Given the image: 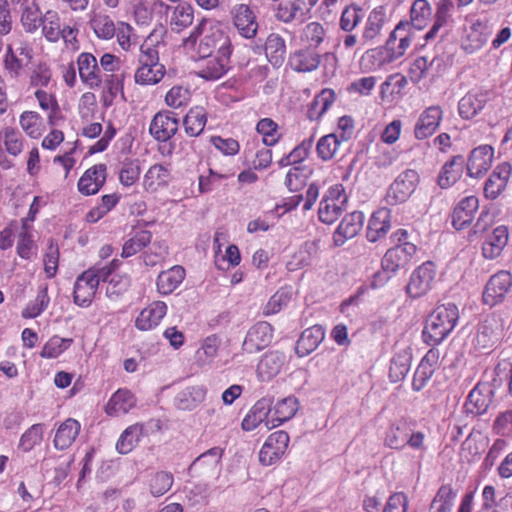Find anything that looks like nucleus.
Returning a JSON list of instances; mask_svg holds the SVG:
<instances>
[{
	"mask_svg": "<svg viewBox=\"0 0 512 512\" xmlns=\"http://www.w3.org/2000/svg\"><path fill=\"white\" fill-rule=\"evenodd\" d=\"M185 51L195 59H206L216 51L232 49L229 35L222 25L212 18L203 17L183 39Z\"/></svg>",
	"mask_w": 512,
	"mask_h": 512,
	"instance_id": "1",
	"label": "nucleus"
},
{
	"mask_svg": "<svg viewBox=\"0 0 512 512\" xmlns=\"http://www.w3.org/2000/svg\"><path fill=\"white\" fill-rule=\"evenodd\" d=\"M121 264L119 259H113L104 266L96 265L79 275L74 284L75 304L81 307L89 306L96 295L100 281H107Z\"/></svg>",
	"mask_w": 512,
	"mask_h": 512,
	"instance_id": "2",
	"label": "nucleus"
},
{
	"mask_svg": "<svg viewBox=\"0 0 512 512\" xmlns=\"http://www.w3.org/2000/svg\"><path fill=\"white\" fill-rule=\"evenodd\" d=\"M459 310L455 304H443L434 309L426 320L423 330L424 342L430 346L440 344L455 328Z\"/></svg>",
	"mask_w": 512,
	"mask_h": 512,
	"instance_id": "3",
	"label": "nucleus"
},
{
	"mask_svg": "<svg viewBox=\"0 0 512 512\" xmlns=\"http://www.w3.org/2000/svg\"><path fill=\"white\" fill-rule=\"evenodd\" d=\"M425 438L422 431H414L408 422L400 420L388 427L383 443L390 449L401 450L409 446L413 450L425 452Z\"/></svg>",
	"mask_w": 512,
	"mask_h": 512,
	"instance_id": "4",
	"label": "nucleus"
},
{
	"mask_svg": "<svg viewBox=\"0 0 512 512\" xmlns=\"http://www.w3.org/2000/svg\"><path fill=\"white\" fill-rule=\"evenodd\" d=\"M493 32V23L487 16L471 17L463 28L461 48L467 54L479 51Z\"/></svg>",
	"mask_w": 512,
	"mask_h": 512,
	"instance_id": "5",
	"label": "nucleus"
},
{
	"mask_svg": "<svg viewBox=\"0 0 512 512\" xmlns=\"http://www.w3.org/2000/svg\"><path fill=\"white\" fill-rule=\"evenodd\" d=\"M419 183V175L413 169L400 173L390 184L386 193V202L389 205H398L409 199Z\"/></svg>",
	"mask_w": 512,
	"mask_h": 512,
	"instance_id": "6",
	"label": "nucleus"
},
{
	"mask_svg": "<svg viewBox=\"0 0 512 512\" xmlns=\"http://www.w3.org/2000/svg\"><path fill=\"white\" fill-rule=\"evenodd\" d=\"M436 274L433 262L427 261L420 265L410 276L406 287L407 294L412 298H419L427 294L433 287Z\"/></svg>",
	"mask_w": 512,
	"mask_h": 512,
	"instance_id": "7",
	"label": "nucleus"
},
{
	"mask_svg": "<svg viewBox=\"0 0 512 512\" xmlns=\"http://www.w3.org/2000/svg\"><path fill=\"white\" fill-rule=\"evenodd\" d=\"M512 288V274L501 270L492 275L483 291V302L489 306L501 303Z\"/></svg>",
	"mask_w": 512,
	"mask_h": 512,
	"instance_id": "8",
	"label": "nucleus"
},
{
	"mask_svg": "<svg viewBox=\"0 0 512 512\" xmlns=\"http://www.w3.org/2000/svg\"><path fill=\"white\" fill-rule=\"evenodd\" d=\"M77 69L81 82L89 89H98L103 83L102 71L97 58L89 52L78 55Z\"/></svg>",
	"mask_w": 512,
	"mask_h": 512,
	"instance_id": "9",
	"label": "nucleus"
},
{
	"mask_svg": "<svg viewBox=\"0 0 512 512\" xmlns=\"http://www.w3.org/2000/svg\"><path fill=\"white\" fill-rule=\"evenodd\" d=\"M288 444L287 432L280 430L270 434L259 452V461L265 466L273 465L284 455Z\"/></svg>",
	"mask_w": 512,
	"mask_h": 512,
	"instance_id": "10",
	"label": "nucleus"
},
{
	"mask_svg": "<svg viewBox=\"0 0 512 512\" xmlns=\"http://www.w3.org/2000/svg\"><path fill=\"white\" fill-rule=\"evenodd\" d=\"M417 252V247L413 243H403L387 250L382 259V268L390 273H396L398 270L408 266Z\"/></svg>",
	"mask_w": 512,
	"mask_h": 512,
	"instance_id": "11",
	"label": "nucleus"
},
{
	"mask_svg": "<svg viewBox=\"0 0 512 512\" xmlns=\"http://www.w3.org/2000/svg\"><path fill=\"white\" fill-rule=\"evenodd\" d=\"M364 214L360 211H354L347 214L332 235V246L340 247L349 239L354 238L362 230L364 224Z\"/></svg>",
	"mask_w": 512,
	"mask_h": 512,
	"instance_id": "12",
	"label": "nucleus"
},
{
	"mask_svg": "<svg viewBox=\"0 0 512 512\" xmlns=\"http://www.w3.org/2000/svg\"><path fill=\"white\" fill-rule=\"evenodd\" d=\"M273 327L266 321L253 325L247 332L243 342V350L247 353H257L266 348L272 341Z\"/></svg>",
	"mask_w": 512,
	"mask_h": 512,
	"instance_id": "13",
	"label": "nucleus"
},
{
	"mask_svg": "<svg viewBox=\"0 0 512 512\" xmlns=\"http://www.w3.org/2000/svg\"><path fill=\"white\" fill-rule=\"evenodd\" d=\"M179 120L170 111H159L151 120L149 132L157 140L165 142L178 131Z\"/></svg>",
	"mask_w": 512,
	"mask_h": 512,
	"instance_id": "14",
	"label": "nucleus"
},
{
	"mask_svg": "<svg viewBox=\"0 0 512 512\" xmlns=\"http://www.w3.org/2000/svg\"><path fill=\"white\" fill-rule=\"evenodd\" d=\"M106 178V164H95L88 168L78 180V191L85 196L95 195L105 184Z\"/></svg>",
	"mask_w": 512,
	"mask_h": 512,
	"instance_id": "15",
	"label": "nucleus"
},
{
	"mask_svg": "<svg viewBox=\"0 0 512 512\" xmlns=\"http://www.w3.org/2000/svg\"><path fill=\"white\" fill-rule=\"evenodd\" d=\"M443 119V110L438 105L427 107L419 116L414 126V136L418 140L432 136Z\"/></svg>",
	"mask_w": 512,
	"mask_h": 512,
	"instance_id": "16",
	"label": "nucleus"
},
{
	"mask_svg": "<svg viewBox=\"0 0 512 512\" xmlns=\"http://www.w3.org/2000/svg\"><path fill=\"white\" fill-rule=\"evenodd\" d=\"M414 39L413 29L409 22H399L394 30L390 33L386 41V47L395 59L402 57L410 47Z\"/></svg>",
	"mask_w": 512,
	"mask_h": 512,
	"instance_id": "17",
	"label": "nucleus"
},
{
	"mask_svg": "<svg viewBox=\"0 0 512 512\" xmlns=\"http://www.w3.org/2000/svg\"><path fill=\"white\" fill-rule=\"evenodd\" d=\"M232 49L217 51L215 55L207 57L208 60L198 71V76L205 80H218L230 69Z\"/></svg>",
	"mask_w": 512,
	"mask_h": 512,
	"instance_id": "18",
	"label": "nucleus"
},
{
	"mask_svg": "<svg viewBox=\"0 0 512 512\" xmlns=\"http://www.w3.org/2000/svg\"><path fill=\"white\" fill-rule=\"evenodd\" d=\"M165 11L169 27L173 32L184 31L194 21V8L186 2H180L174 6L166 5Z\"/></svg>",
	"mask_w": 512,
	"mask_h": 512,
	"instance_id": "19",
	"label": "nucleus"
},
{
	"mask_svg": "<svg viewBox=\"0 0 512 512\" xmlns=\"http://www.w3.org/2000/svg\"><path fill=\"white\" fill-rule=\"evenodd\" d=\"M453 7L451 0H440L438 2L432 27L424 36L426 42L441 39L446 35Z\"/></svg>",
	"mask_w": 512,
	"mask_h": 512,
	"instance_id": "20",
	"label": "nucleus"
},
{
	"mask_svg": "<svg viewBox=\"0 0 512 512\" xmlns=\"http://www.w3.org/2000/svg\"><path fill=\"white\" fill-rule=\"evenodd\" d=\"M494 149L490 145H481L470 153L467 172L470 177H479L486 173L493 162Z\"/></svg>",
	"mask_w": 512,
	"mask_h": 512,
	"instance_id": "21",
	"label": "nucleus"
},
{
	"mask_svg": "<svg viewBox=\"0 0 512 512\" xmlns=\"http://www.w3.org/2000/svg\"><path fill=\"white\" fill-rule=\"evenodd\" d=\"M137 403L135 395L126 388L115 391L105 406V412L111 417H120L128 414Z\"/></svg>",
	"mask_w": 512,
	"mask_h": 512,
	"instance_id": "22",
	"label": "nucleus"
},
{
	"mask_svg": "<svg viewBox=\"0 0 512 512\" xmlns=\"http://www.w3.org/2000/svg\"><path fill=\"white\" fill-rule=\"evenodd\" d=\"M167 305L163 301H154L144 308L135 320V327L141 331L156 328L167 314Z\"/></svg>",
	"mask_w": 512,
	"mask_h": 512,
	"instance_id": "23",
	"label": "nucleus"
},
{
	"mask_svg": "<svg viewBox=\"0 0 512 512\" xmlns=\"http://www.w3.org/2000/svg\"><path fill=\"white\" fill-rule=\"evenodd\" d=\"M286 362V356L280 351H269L260 359L256 374L260 381L267 382L279 374Z\"/></svg>",
	"mask_w": 512,
	"mask_h": 512,
	"instance_id": "24",
	"label": "nucleus"
},
{
	"mask_svg": "<svg viewBox=\"0 0 512 512\" xmlns=\"http://www.w3.org/2000/svg\"><path fill=\"white\" fill-rule=\"evenodd\" d=\"M493 391L486 383H478L469 393L465 403L466 411L473 415L484 414L491 401Z\"/></svg>",
	"mask_w": 512,
	"mask_h": 512,
	"instance_id": "25",
	"label": "nucleus"
},
{
	"mask_svg": "<svg viewBox=\"0 0 512 512\" xmlns=\"http://www.w3.org/2000/svg\"><path fill=\"white\" fill-rule=\"evenodd\" d=\"M272 403L270 397H263L258 400L242 420V429L252 431L262 423L266 425L267 420H271Z\"/></svg>",
	"mask_w": 512,
	"mask_h": 512,
	"instance_id": "26",
	"label": "nucleus"
},
{
	"mask_svg": "<svg viewBox=\"0 0 512 512\" xmlns=\"http://www.w3.org/2000/svg\"><path fill=\"white\" fill-rule=\"evenodd\" d=\"M490 100L487 91L469 92L458 103V112L463 119H472L477 116Z\"/></svg>",
	"mask_w": 512,
	"mask_h": 512,
	"instance_id": "27",
	"label": "nucleus"
},
{
	"mask_svg": "<svg viewBox=\"0 0 512 512\" xmlns=\"http://www.w3.org/2000/svg\"><path fill=\"white\" fill-rule=\"evenodd\" d=\"M512 167L509 163L499 164L491 173L484 186L485 196L496 199L506 188L511 175Z\"/></svg>",
	"mask_w": 512,
	"mask_h": 512,
	"instance_id": "28",
	"label": "nucleus"
},
{
	"mask_svg": "<svg viewBox=\"0 0 512 512\" xmlns=\"http://www.w3.org/2000/svg\"><path fill=\"white\" fill-rule=\"evenodd\" d=\"M479 208V200L476 196H467L462 199L454 208L452 214V225L455 229L461 230L469 225Z\"/></svg>",
	"mask_w": 512,
	"mask_h": 512,
	"instance_id": "29",
	"label": "nucleus"
},
{
	"mask_svg": "<svg viewBox=\"0 0 512 512\" xmlns=\"http://www.w3.org/2000/svg\"><path fill=\"white\" fill-rule=\"evenodd\" d=\"M391 228V214L386 208L375 211L368 222L366 237L369 242H377L384 238Z\"/></svg>",
	"mask_w": 512,
	"mask_h": 512,
	"instance_id": "30",
	"label": "nucleus"
},
{
	"mask_svg": "<svg viewBox=\"0 0 512 512\" xmlns=\"http://www.w3.org/2000/svg\"><path fill=\"white\" fill-rule=\"evenodd\" d=\"M299 402L294 396L285 397L274 406L271 420H267L266 428L272 429L282 425L284 422L290 420L298 411Z\"/></svg>",
	"mask_w": 512,
	"mask_h": 512,
	"instance_id": "31",
	"label": "nucleus"
},
{
	"mask_svg": "<svg viewBox=\"0 0 512 512\" xmlns=\"http://www.w3.org/2000/svg\"><path fill=\"white\" fill-rule=\"evenodd\" d=\"M89 26L100 40H111L117 33V24L104 11H92L89 15Z\"/></svg>",
	"mask_w": 512,
	"mask_h": 512,
	"instance_id": "32",
	"label": "nucleus"
},
{
	"mask_svg": "<svg viewBox=\"0 0 512 512\" xmlns=\"http://www.w3.org/2000/svg\"><path fill=\"white\" fill-rule=\"evenodd\" d=\"M234 25L245 38L256 35L258 24L253 11L245 4L238 5L233 11Z\"/></svg>",
	"mask_w": 512,
	"mask_h": 512,
	"instance_id": "33",
	"label": "nucleus"
},
{
	"mask_svg": "<svg viewBox=\"0 0 512 512\" xmlns=\"http://www.w3.org/2000/svg\"><path fill=\"white\" fill-rule=\"evenodd\" d=\"M185 269L175 265L166 271H162L157 277V290L162 295H169L175 291L185 279Z\"/></svg>",
	"mask_w": 512,
	"mask_h": 512,
	"instance_id": "34",
	"label": "nucleus"
},
{
	"mask_svg": "<svg viewBox=\"0 0 512 512\" xmlns=\"http://www.w3.org/2000/svg\"><path fill=\"white\" fill-rule=\"evenodd\" d=\"M80 429L81 425L77 420L73 418L66 419L56 430L53 440L54 447L58 450L69 448L79 435Z\"/></svg>",
	"mask_w": 512,
	"mask_h": 512,
	"instance_id": "35",
	"label": "nucleus"
},
{
	"mask_svg": "<svg viewBox=\"0 0 512 512\" xmlns=\"http://www.w3.org/2000/svg\"><path fill=\"white\" fill-rule=\"evenodd\" d=\"M207 390L202 385L190 386L181 390L175 397V406L180 410H193L206 398Z\"/></svg>",
	"mask_w": 512,
	"mask_h": 512,
	"instance_id": "36",
	"label": "nucleus"
},
{
	"mask_svg": "<svg viewBox=\"0 0 512 512\" xmlns=\"http://www.w3.org/2000/svg\"><path fill=\"white\" fill-rule=\"evenodd\" d=\"M508 242V230L505 226H499L489 234L482 246V253L486 259L497 258Z\"/></svg>",
	"mask_w": 512,
	"mask_h": 512,
	"instance_id": "37",
	"label": "nucleus"
},
{
	"mask_svg": "<svg viewBox=\"0 0 512 512\" xmlns=\"http://www.w3.org/2000/svg\"><path fill=\"white\" fill-rule=\"evenodd\" d=\"M412 361V349L409 346L400 349L391 359L389 378L392 382L402 381L408 374Z\"/></svg>",
	"mask_w": 512,
	"mask_h": 512,
	"instance_id": "38",
	"label": "nucleus"
},
{
	"mask_svg": "<svg viewBox=\"0 0 512 512\" xmlns=\"http://www.w3.org/2000/svg\"><path fill=\"white\" fill-rule=\"evenodd\" d=\"M386 22V13L382 6L374 8L364 25L361 40L367 44L375 41L381 34Z\"/></svg>",
	"mask_w": 512,
	"mask_h": 512,
	"instance_id": "39",
	"label": "nucleus"
},
{
	"mask_svg": "<svg viewBox=\"0 0 512 512\" xmlns=\"http://www.w3.org/2000/svg\"><path fill=\"white\" fill-rule=\"evenodd\" d=\"M170 181V170L161 164L152 165L143 177V187L147 192H156L166 187Z\"/></svg>",
	"mask_w": 512,
	"mask_h": 512,
	"instance_id": "40",
	"label": "nucleus"
},
{
	"mask_svg": "<svg viewBox=\"0 0 512 512\" xmlns=\"http://www.w3.org/2000/svg\"><path fill=\"white\" fill-rule=\"evenodd\" d=\"M144 435V425L135 423L128 426L119 436L116 442V450L120 454L130 453L141 441Z\"/></svg>",
	"mask_w": 512,
	"mask_h": 512,
	"instance_id": "41",
	"label": "nucleus"
},
{
	"mask_svg": "<svg viewBox=\"0 0 512 512\" xmlns=\"http://www.w3.org/2000/svg\"><path fill=\"white\" fill-rule=\"evenodd\" d=\"M396 60L392 53L388 51L386 45L384 47L368 50L361 57V66L367 71H375L381 69L385 65Z\"/></svg>",
	"mask_w": 512,
	"mask_h": 512,
	"instance_id": "42",
	"label": "nucleus"
},
{
	"mask_svg": "<svg viewBox=\"0 0 512 512\" xmlns=\"http://www.w3.org/2000/svg\"><path fill=\"white\" fill-rule=\"evenodd\" d=\"M207 123V113L201 106L192 107L183 119L185 133L190 137L199 136Z\"/></svg>",
	"mask_w": 512,
	"mask_h": 512,
	"instance_id": "43",
	"label": "nucleus"
},
{
	"mask_svg": "<svg viewBox=\"0 0 512 512\" xmlns=\"http://www.w3.org/2000/svg\"><path fill=\"white\" fill-rule=\"evenodd\" d=\"M464 165L465 161L462 156H455L446 162L438 177L441 188H448L455 184L462 175Z\"/></svg>",
	"mask_w": 512,
	"mask_h": 512,
	"instance_id": "44",
	"label": "nucleus"
},
{
	"mask_svg": "<svg viewBox=\"0 0 512 512\" xmlns=\"http://www.w3.org/2000/svg\"><path fill=\"white\" fill-rule=\"evenodd\" d=\"M42 20V12L36 2H28L21 6L20 24L25 32H36L41 26Z\"/></svg>",
	"mask_w": 512,
	"mask_h": 512,
	"instance_id": "45",
	"label": "nucleus"
},
{
	"mask_svg": "<svg viewBox=\"0 0 512 512\" xmlns=\"http://www.w3.org/2000/svg\"><path fill=\"white\" fill-rule=\"evenodd\" d=\"M16 252L22 259L29 260L37 254L33 226H22L18 233Z\"/></svg>",
	"mask_w": 512,
	"mask_h": 512,
	"instance_id": "46",
	"label": "nucleus"
},
{
	"mask_svg": "<svg viewBox=\"0 0 512 512\" xmlns=\"http://www.w3.org/2000/svg\"><path fill=\"white\" fill-rule=\"evenodd\" d=\"M49 303L48 285L42 284L38 288L36 298L27 303L21 312V316L25 319H34L47 309Z\"/></svg>",
	"mask_w": 512,
	"mask_h": 512,
	"instance_id": "47",
	"label": "nucleus"
},
{
	"mask_svg": "<svg viewBox=\"0 0 512 512\" xmlns=\"http://www.w3.org/2000/svg\"><path fill=\"white\" fill-rule=\"evenodd\" d=\"M165 75V68L162 64H140L134 74V80L139 85H155Z\"/></svg>",
	"mask_w": 512,
	"mask_h": 512,
	"instance_id": "48",
	"label": "nucleus"
},
{
	"mask_svg": "<svg viewBox=\"0 0 512 512\" xmlns=\"http://www.w3.org/2000/svg\"><path fill=\"white\" fill-rule=\"evenodd\" d=\"M320 344V326L313 325L305 329L296 343V353L300 357L309 355Z\"/></svg>",
	"mask_w": 512,
	"mask_h": 512,
	"instance_id": "49",
	"label": "nucleus"
},
{
	"mask_svg": "<svg viewBox=\"0 0 512 512\" xmlns=\"http://www.w3.org/2000/svg\"><path fill=\"white\" fill-rule=\"evenodd\" d=\"M293 290L290 286H284L278 289L263 307L264 316H271L285 308L292 299Z\"/></svg>",
	"mask_w": 512,
	"mask_h": 512,
	"instance_id": "50",
	"label": "nucleus"
},
{
	"mask_svg": "<svg viewBox=\"0 0 512 512\" xmlns=\"http://www.w3.org/2000/svg\"><path fill=\"white\" fill-rule=\"evenodd\" d=\"M319 63V54L316 50L307 49L300 51L290 58L292 69L298 72H310L315 70Z\"/></svg>",
	"mask_w": 512,
	"mask_h": 512,
	"instance_id": "51",
	"label": "nucleus"
},
{
	"mask_svg": "<svg viewBox=\"0 0 512 512\" xmlns=\"http://www.w3.org/2000/svg\"><path fill=\"white\" fill-rule=\"evenodd\" d=\"M456 492L451 485H442L432 500L429 512H450L454 505Z\"/></svg>",
	"mask_w": 512,
	"mask_h": 512,
	"instance_id": "52",
	"label": "nucleus"
},
{
	"mask_svg": "<svg viewBox=\"0 0 512 512\" xmlns=\"http://www.w3.org/2000/svg\"><path fill=\"white\" fill-rule=\"evenodd\" d=\"M265 53L273 66H280L284 62L286 54L284 40L277 34L269 35L265 43Z\"/></svg>",
	"mask_w": 512,
	"mask_h": 512,
	"instance_id": "53",
	"label": "nucleus"
},
{
	"mask_svg": "<svg viewBox=\"0 0 512 512\" xmlns=\"http://www.w3.org/2000/svg\"><path fill=\"white\" fill-rule=\"evenodd\" d=\"M317 2L318 0H296L291 10L279 7L277 17L284 22H289L305 15L311 16V11Z\"/></svg>",
	"mask_w": 512,
	"mask_h": 512,
	"instance_id": "54",
	"label": "nucleus"
},
{
	"mask_svg": "<svg viewBox=\"0 0 512 512\" xmlns=\"http://www.w3.org/2000/svg\"><path fill=\"white\" fill-rule=\"evenodd\" d=\"M19 124L31 138H39L44 131L43 118L35 111H24L20 115Z\"/></svg>",
	"mask_w": 512,
	"mask_h": 512,
	"instance_id": "55",
	"label": "nucleus"
},
{
	"mask_svg": "<svg viewBox=\"0 0 512 512\" xmlns=\"http://www.w3.org/2000/svg\"><path fill=\"white\" fill-rule=\"evenodd\" d=\"M0 147L12 156H18L23 150V139L19 131L6 127L0 131Z\"/></svg>",
	"mask_w": 512,
	"mask_h": 512,
	"instance_id": "56",
	"label": "nucleus"
},
{
	"mask_svg": "<svg viewBox=\"0 0 512 512\" xmlns=\"http://www.w3.org/2000/svg\"><path fill=\"white\" fill-rule=\"evenodd\" d=\"M191 98L192 93L188 86L174 85L165 94L164 102L172 109H179L187 106Z\"/></svg>",
	"mask_w": 512,
	"mask_h": 512,
	"instance_id": "57",
	"label": "nucleus"
},
{
	"mask_svg": "<svg viewBox=\"0 0 512 512\" xmlns=\"http://www.w3.org/2000/svg\"><path fill=\"white\" fill-rule=\"evenodd\" d=\"M34 96L38 101L39 107L43 111L48 112L49 124L54 125L59 113V104L55 94L45 89H36Z\"/></svg>",
	"mask_w": 512,
	"mask_h": 512,
	"instance_id": "58",
	"label": "nucleus"
},
{
	"mask_svg": "<svg viewBox=\"0 0 512 512\" xmlns=\"http://www.w3.org/2000/svg\"><path fill=\"white\" fill-rule=\"evenodd\" d=\"M72 343L71 338L54 335L43 345L40 356L45 359H55L68 350Z\"/></svg>",
	"mask_w": 512,
	"mask_h": 512,
	"instance_id": "59",
	"label": "nucleus"
},
{
	"mask_svg": "<svg viewBox=\"0 0 512 512\" xmlns=\"http://www.w3.org/2000/svg\"><path fill=\"white\" fill-rule=\"evenodd\" d=\"M431 7L427 0H415L411 7V28L418 30L427 26L431 17Z\"/></svg>",
	"mask_w": 512,
	"mask_h": 512,
	"instance_id": "60",
	"label": "nucleus"
},
{
	"mask_svg": "<svg viewBox=\"0 0 512 512\" xmlns=\"http://www.w3.org/2000/svg\"><path fill=\"white\" fill-rule=\"evenodd\" d=\"M151 238L152 235L147 230L135 232V234L123 244L121 256L128 258L135 255L151 242Z\"/></svg>",
	"mask_w": 512,
	"mask_h": 512,
	"instance_id": "61",
	"label": "nucleus"
},
{
	"mask_svg": "<svg viewBox=\"0 0 512 512\" xmlns=\"http://www.w3.org/2000/svg\"><path fill=\"white\" fill-rule=\"evenodd\" d=\"M42 33L49 42H57L61 37V21L56 11H47L42 20Z\"/></svg>",
	"mask_w": 512,
	"mask_h": 512,
	"instance_id": "62",
	"label": "nucleus"
},
{
	"mask_svg": "<svg viewBox=\"0 0 512 512\" xmlns=\"http://www.w3.org/2000/svg\"><path fill=\"white\" fill-rule=\"evenodd\" d=\"M29 83L36 89L49 88L53 84L51 68L46 63L36 65L30 73Z\"/></svg>",
	"mask_w": 512,
	"mask_h": 512,
	"instance_id": "63",
	"label": "nucleus"
},
{
	"mask_svg": "<svg viewBox=\"0 0 512 512\" xmlns=\"http://www.w3.org/2000/svg\"><path fill=\"white\" fill-rule=\"evenodd\" d=\"M141 173L137 159L125 160L119 170V182L124 187H131L138 182Z\"/></svg>",
	"mask_w": 512,
	"mask_h": 512,
	"instance_id": "64",
	"label": "nucleus"
}]
</instances>
